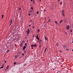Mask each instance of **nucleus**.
<instances>
[{
  "mask_svg": "<svg viewBox=\"0 0 73 73\" xmlns=\"http://www.w3.org/2000/svg\"><path fill=\"white\" fill-rule=\"evenodd\" d=\"M44 38L46 40V36H45V35H44Z\"/></svg>",
  "mask_w": 73,
  "mask_h": 73,
  "instance_id": "15",
  "label": "nucleus"
},
{
  "mask_svg": "<svg viewBox=\"0 0 73 73\" xmlns=\"http://www.w3.org/2000/svg\"><path fill=\"white\" fill-rule=\"evenodd\" d=\"M44 27H45V25H44Z\"/></svg>",
  "mask_w": 73,
  "mask_h": 73,
  "instance_id": "50",
  "label": "nucleus"
},
{
  "mask_svg": "<svg viewBox=\"0 0 73 73\" xmlns=\"http://www.w3.org/2000/svg\"><path fill=\"white\" fill-rule=\"evenodd\" d=\"M36 38L39 41V38H38V35H37L36 37Z\"/></svg>",
  "mask_w": 73,
  "mask_h": 73,
  "instance_id": "3",
  "label": "nucleus"
},
{
  "mask_svg": "<svg viewBox=\"0 0 73 73\" xmlns=\"http://www.w3.org/2000/svg\"><path fill=\"white\" fill-rule=\"evenodd\" d=\"M44 12H45L46 11H45V9H44Z\"/></svg>",
  "mask_w": 73,
  "mask_h": 73,
  "instance_id": "36",
  "label": "nucleus"
},
{
  "mask_svg": "<svg viewBox=\"0 0 73 73\" xmlns=\"http://www.w3.org/2000/svg\"><path fill=\"white\" fill-rule=\"evenodd\" d=\"M23 43H21V44H20V46H23Z\"/></svg>",
  "mask_w": 73,
  "mask_h": 73,
  "instance_id": "11",
  "label": "nucleus"
},
{
  "mask_svg": "<svg viewBox=\"0 0 73 73\" xmlns=\"http://www.w3.org/2000/svg\"><path fill=\"white\" fill-rule=\"evenodd\" d=\"M54 23H56V24H57V22L56 21H54Z\"/></svg>",
  "mask_w": 73,
  "mask_h": 73,
  "instance_id": "14",
  "label": "nucleus"
},
{
  "mask_svg": "<svg viewBox=\"0 0 73 73\" xmlns=\"http://www.w3.org/2000/svg\"><path fill=\"white\" fill-rule=\"evenodd\" d=\"M27 43H26L25 44V46H27Z\"/></svg>",
  "mask_w": 73,
  "mask_h": 73,
  "instance_id": "24",
  "label": "nucleus"
},
{
  "mask_svg": "<svg viewBox=\"0 0 73 73\" xmlns=\"http://www.w3.org/2000/svg\"><path fill=\"white\" fill-rule=\"evenodd\" d=\"M72 43H73V40H72Z\"/></svg>",
  "mask_w": 73,
  "mask_h": 73,
  "instance_id": "52",
  "label": "nucleus"
},
{
  "mask_svg": "<svg viewBox=\"0 0 73 73\" xmlns=\"http://www.w3.org/2000/svg\"><path fill=\"white\" fill-rule=\"evenodd\" d=\"M62 15L64 17L65 16V14H64V10H63L62 11Z\"/></svg>",
  "mask_w": 73,
  "mask_h": 73,
  "instance_id": "1",
  "label": "nucleus"
},
{
  "mask_svg": "<svg viewBox=\"0 0 73 73\" xmlns=\"http://www.w3.org/2000/svg\"><path fill=\"white\" fill-rule=\"evenodd\" d=\"M31 9H32V10H33V7H31Z\"/></svg>",
  "mask_w": 73,
  "mask_h": 73,
  "instance_id": "21",
  "label": "nucleus"
},
{
  "mask_svg": "<svg viewBox=\"0 0 73 73\" xmlns=\"http://www.w3.org/2000/svg\"><path fill=\"white\" fill-rule=\"evenodd\" d=\"M63 48H64V49H65V46H63Z\"/></svg>",
  "mask_w": 73,
  "mask_h": 73,
  "instance_id": "16",
  "label": "nucleus"
},
{
  "mask_svg": "<svg viewBox=\"0 0 73 73\" xmlns=\"http://www.w3.org/2000/svg\"><path fill=\"white\" fill-rule=\"evenodd\" d=\"M12 20H11V21H10V24L9 25V27H10L11 25H12Z\"/></svg>",
  "mask_w": 73,
  "mask_h": 73,
  "instance_id": "4",
  "label": "nucleus"
},
{
  "mask_svg": "<svg viewBox=\"0 0 73 73\" xmlns=\"http://www.w3.org/2000/svg\"><path fill=\"white\" fill-rule=\"evenodd\" d=\"M29 16H31V14L29 13Z\"/></svg>",
  "mask_w": 73,
  "mask_h": 73,
  "instance_id": "29",
  "label": "nucleus"
},
{
  "mask_svg": "<svg viewBox=\"0 0 73 73\" xmlns=\"http://www.w3.org/2000/svg\"><path fill=\"white\" fill-rule=\"evenodd\" d=\"M38 32H40V29H38Z\"/></svg>",
  "mask_w": 73,
  "mask_h": 73,
  "instance_id": "22",
  "label": "nucleus"
},
{
  "mask_svg": "<svg viewBox=\"0 0 73 73\" xmlns=\"http://www.w3.org/2000/svg\"><path fill=\"white\" fill-rule=\"evenodd\" d=\"M27 36H28V35H29V33H27Z\"/></svg>",
  "mask_w": 73,
  "mask_h": 73,
  "instance_id": "38",
  "label": "nucleus"
},
{
  "mask_svg": "<svg viewBox=\"0 0 73 73\" xmlns=\"http://www.w3.org/2000/svg\"><path fill=\"white\" fill-rule=\"evenodd\" d=\"M56 46H58V43H56Z\"/></svg>",
  "mask_w": 73,
  "mask_h": 73,
  "instance_id": "9",
  "label": "nucleus"
},
{
  "mask_svg": "<svg viewBox=\"0 0 73 73\" xmlns=\"http://www.w3.org/2000/svg\"><path fill=\"white\" fill-rule=\"evenodd\" d=\"M19 53H20V52H19Z\"/></svg>",
  "mask_w": 73,
  "mask_h": 73,
  "instance_id": "55",
  "label": "nucleus"
},
{
  "mask_svg": "<svg viewBox=\"0 0 73 73\" xmlns=\"http://www.w3.org/2000/svg\"><path fill=\"white\" fill-rule=\"evenodd\" d=\"M24 42V40H23V42H22V43L23 44V43Z\"/></svg>",
  "mask_w": 73,
  "mask_h": 73,
  "instance_id": "28",
  "label": "nucleus"
},
{
  "mask_svg": "<svg viewBox=\"0 0 73 73\" xmlns=\"http://www.w3.org/2000/svg\"><path fill=\"white\" fill-rule=\"evenodd\" d=\"M72 30H71L70 31V32L72 33Z\"/></svg>",
  "mask_w": 73,
  "mask_h": 73,
  "instance_id": "35",
  "label": "nucleus"
},
{
  "mask_svg": "<svg viewBox=\"0 0 73 73\" xmlns=\"http://www.w3.org/2000/svg\"><path fill=\"white\" fill-rule=\"evenodd\" d=\"M29 27H31V25H29Z\"/></svg>",
  "mask_w": 73,
  "mask_h": 73,
  "instance_id": "41",
  "label": "nucleus"
},
{
  "mask_svg": "<svg viewBox=\"0 0 73 73\" xmlns=\"http://www.w3.org/2000/svg\"><path fill=\"white\" fill-rule=\"evenodd\" d=\"M9 52V50H8L6 52H7V53H8V52Z\"/></svg>",
  "mask_w": 73,
  "mask_h": 73,
  "instance_id": "10",
  "label": "nucleus"
},
{
  "mask_svg": "<svg viewBox=\"0 0 73 73\" xmlns=\"http://www.w3.org/2000/svg\"><path fill=\"white\" fill-rule=\"evenodd\" d=\"M19 10H20V8H19Z\"/></svg>",
  "mask_w": 73,
  "mask_h": 73,
  "instance_id": "45",
  "label": "nucleus"
},
{
  "mask_svg": "<svg viewBox=\"0 0 73 73\" xmlns=\"http://www.w3.org/2000/svg\"><path fill=\"white\" fill-rule=\"evenodd\" d=\"M3 68V66H2L0 68V69H1L2 68Z\"/></svg>",
  "mask_w": 73,
  "mask_h": 73,
  "instance_id": "18",
  "label": "nucleus"
},
{
  "mask_svg": "<svg viewBox=\"0 0 73 73\" xmlns=\"http://www.w3.org/2000/svg\"><path fill=\"white\" fill-rule=\"evenodd\" d=\"M34 35L33 36V37H34Z\"/></svg>",
  "mask_w": 73,
  "mask_h": 73,
  "instance_id": "53",
  "label": "nucleus"
},
{
  "mask_svg": "<svg viewBox=\"0 0 73 73\" xmlns=\"http://www.w3.org/2000/svg\"><path fill=\"white\" fill-rule=\"evenodd\" d=\"M58 1H60V0H58Z\"/></svg>",
  "mask_w": 73,
  "mask_h": 73,
  "instance_id": "44",
  "label": "nucleus"
},
{
  "mask_svg": "<svg viewBox=\"0 0 73 73\" xmlns=\"http://www.w3.org/2000/svg\"><path fill=\"white\" fill-rule=\"evenodd\" d=\"M72 0H71V1Z\"/></svg>",
  "mask_w": 73,
  "mask_h": 73,
  "instance_id": "57",
  "label": "nucleus"
},
{
  "mask_svg": "<svg viewBox=\"0 0 73 73\" xmlns=\"http://www.w3.org/2000/svg\"><path fill=\"white\" fill-rule=\"evenodd\" d=\"M67 50H69V49H67Z\"/></svg>",
  "mask_w": 73,
  "mask_h": 73,
  "instance_id": "37",
  "label": "nucleus"
},
{
  "mask_svg": "<svg viewBox=\"0 0 73 73\" xmlns=\"http://www.w3.org/2000/svg\"><path fill=\"white\" fill-rule=\"evenodd\" d=\"M66 33V34H67V33H66H66Z\"/></svg>",
  "mask_w": 73,
  "mask_h": 73,
  "instance_id": "46",
  "label": "nucleus"
},
{
  "mask_svg": "<svg viewBox=\"0 0 73 73\" xmlns=\"http://www.w3.org/2000/svg\"><path fill=\"white\" fill-rule=\"evenodd\" d=\"M23 50H25V48H23Z\"/></svg>",
  "mask_w": 73,
  "mask_h": 73,
  "instance_id": "32",
  "label": "nucleus"
},
{
  "mask_svg": "<svg viewBox=\"0 0 73 73\" xmlns=\"http://www.w3.org/2000/svg\"><path fill=\"white\" fill-rule=\"evenodd\" d=\"M39 1L40 2H41V0H39Z\"/></svg>",
  "mask_w": 73,
  "mask_h": 73,
  "instance_id": "42",
  "label": "nucleus"
},
{
  "mask_svg": "<svg viewBox=\"0 0 73 73\" xmlns=\"http://www.w3.org/2000/svg\"><path fill=\"white\" fill-rule=\"evenodd\" d=\"M58 73V72H57V73Z\"/></svg>",
  "mask_w": 73,
  "mask_h": 73,
  "instance_id": "56",
  "label": "nucleus"
},
{
  "mask_svg": "<svg viewBox=\"0 0 73 73\" xmlns=\"http://www.w3.org/2000/svg\"><path fill=\"white\" fill-rule=\"evenodd\" d=\"M26 65V64H24L23 65V66H25Z\"/></svg>",
  "mask_w": 73,
  "mask_h": 73,
  "instance_id": "34",
  "label": "nucleus"
},
{
  "mask_svg": "<svg viewBox=\"0 0 73 73\" xmlns=\"http://www.w3.org/2000/svg\"><path fill=\"white\" fill-rule=\"evenodd\" d=\"M23 48H25H25H26V46H24L23 47Z\"/></svg>",
  "mask_w": 73,
  "mask_h": 73,
  "instance_id": "17",
  "label": "nucleus"
},
{
  "mask_svg": "<svg viewBox=\"0 0 73 73\" xmlns=\"http://www.w3.org/2000/svg\"><path fill=\"white\" fill-rule=\"evenodd\" d=\"M3 17H4V15H2V19H3Z\"/></svg>",
  "mask_w": 73,
  "mask_h": 73,
  "instance_id": "13",
  "label": "nucleus"
},
{
  "mask_svg": "<svg viewBox=\"0 0 73 73\" xmlns=\"http://www.w3.org/2000/svg\"><path fill=\"white\" fill-rule=\"evenodd\" d=\"M14 64L15 65H16V62H14Z\"/></svg>",
  "mask_w": 73,
  "mask_h": 73,
  "instance_id": "25",
  "label": "nucleus"
},
{
  "mask_svg": "<svg viewBox=\"0 0 73 73\" xmlns=\"http://www.w3.org/2000/svg\"><path fill=\"white\" fill-rule=\"evenodd\" d=\"M30 31V30H29V29H28L27 31H26V32L27 33H29Z\"/></svg>",
  "mask_w": 73,
  "mask_h": 73,
  "instance_id": "2",
  "label": "nucleus"
},
{
  "mask_svg": "<svg viewBox=\"0 0 73 73\" xmlns=\"http://www.w3.org/2000/svg\"><path fill=\"white\" fill-rule=\"evenodd\" d=\"M31 48L32 49H33V47H32V48Z\"/></svg>",
  "mask_w": 73,
  "mask_h": 73,
  "instance_id": "39",
  "label": "nucleus"
},
{
  "mask_svg": "<svg viewBox=\"0 0 73 73\" xmlns=\"http://www.w3.org/2000/svg\"><path fill=\"white\" fill-rule=\"evenodd\" d=\"M40 46H41V45H40Z\"/></svg>",
  "mask_w": 73,
  "mask_h": 73,
  "instance_id": "49",
  "label": "nucleus"
},
{
  "mask_svg": "<svg viewBox=\"0 0 73 73\" xmlns=\"http://www.w3.org/2000/svg\"><path fill=\"white\" fill-rule=\"evenodd\" d=\"M53 70H54V69H53Z\"/></svg>",
  "mask_w": 73,
  "mask_h": 73,
  "instance_id": "51",
  "label": "nucleus"
},
{
  "mask_svg": "<svg viewBox=\"0 0 73 73\" xmlns=\"http://www.w3.org/2000/svg\"><path fill=\"white\" fill-rule=\"evenodd\" d=\"M69 28V25H68L67 26V30H68Z\"/></svg>",
  "mask_w": 73,
  "mask_h": 73,
  "instance_id": "5",
  "label": "nucleus"
},
{
  "mask_svg": "<svg viewBox=\"0 0 73 73\" xmlns=\"http://www.w3.org/2000/svg\"><path fill=\"white\" fill-rule=\"evenodd\" d=\"M33 0H31V1H32Z\"/></svg>",
  "mask_w": 73,
  "mask_h": 73,
  "instance_id": "47",
  "label": "nucleus"
},
{
  "mask_svg": "<svg viewBox=\"0 0 73 73\" xmlns=\"http://www.w3.org/2000/svg\"><path fill=\"white\" fill-rule=\"evenodd\" d=\"M31 47H33L34 46V44H32L31 45Z\"/></svg>",
  "mask_w": 73,
  "mask_h": 73,
  "instance_id": "7",
  "label": "nucleus"
},
{
  "mask_svg": "<svg viewBox=\"0 0 73 73\" xmlns=\"http://www.w3.org/2000/svg\"><path fill=\"white\" fill-rule=\"evenodd\" d=\"M4 62L5 63H6V61H4Z\"/></svg>",
  "mask_w": 73,
  "mask_h": 73,
  "instance_id": "40",
  "label": "nucleus"
},
{
  "mask_svg": "<svg viewBox=\"0 0 73 73\" xmlns=\"http://www.w3.org/2000/svg\"><path fill=\"white\" fill-rule=\"evenodd\" d=\"M32 32H33V31H32Z\"/></svg>",
  "mask_w": 73,
  "mask_h": 73,
  "instance_id": "54",
  "label": "nucleus"
},
{
  "mask_svg": "<svg viewBox=\"0 0 73 73\" xmlns=\"http://www.w3.org/2000/svg\"><path fill=\"white\" fill-rule=\"evenodd\" d=\"M27 37H25V38L27 39Z\"/></svg>",
  "mask_w": 73,
  "mask_h": 73,
  "instance_id": "48",
  "label": "nucleus"
},
{
  "mask_svg": "<svg viewBox=\"0 0 73 73\" xmlns=\"http://www.w3.org/2000/svg\"><path fill=\"white\" fill-rule=\"evenodd\" d=\"M36 13L37 14H38V13H39V12L38 11H37L36 12Z\"/></svg>",
  "mask_w": 73,
  "mask_h": 73,
  "instance_id": "19",
  "label": "nucleus"
},
{
  "mask_svg": "<svg viewBox=\"0 0 73 73\" xmlns=\"http://www.w3.org/2000/svg\"><path fill=\"white\" fill-rule=\"evenodd\" d=\"M60 53H61V52H62V51H61V50H60Z\"/></svg>",
  "mask_w": 73,
  "mask_h": 73,
  "instance_id": "27",
  "label": "nucleus"
},
{
  "mask_svg": "<svg viewBox=\"0 0 73 73\" xmlns=\"http://www.w3.org/2000/svg\"><path fill=\"white\" fill-rule=\"evenodd\" d=\"M33 29H34V27L33 26Z\"/></svg>",
  "mask_w": 73,
  "mask_h": 73,
  "instance_id": "43",
  "label": "nucleus"
},
{
  "mask_svg": "<svg viewBox=\"0 0 73 73\" xmlns=\"http://www.w3.org/2000/svg\"><path fill=\"white\" fill-rule=\"evenodd\" d=\"M24 52L25 53H26V51L24 50Z\"/></svg>",
  "mask_w": 73,
  "mask_h": 73,
  "instance_id": "23",
  "label": "nucleus"
},
{
  "mask_svg": "<svg viewBox=\"0 0 73 73\" xmlns=\"http://www.w3.org/2000/svg\"><path fill=\"white\" fill-rule=\"evenodd\" d=\"M62 22V20H61L60 21V24H61V23Z\"/></svg>",
  "mask_w": 73,
  "mask_h": 73,
  "instance_id": "8",
  "label": "nucleus"
},
{
  "mask_svg": "<svg viewBox=\"0 0 73 73\" xmlns=\"http://www.w3.org/2000/svg\"><path fill=\"white\" fill-rule=\"evenodd\" d=\"M17 56H15V58H17Z\"/></svg>",
  "mask_w": 73,
  "mask_h": 73,
  "instance_id": "33",
  "label": "nucleus"
},
{
  "mask_svg": "<svg viewBox=\"0 0 73 73\" xmlns=\"http://www.w3.org/2000/svg\"><path fill=\"white\" fill-rule=\"evenodd\" d=\"M22 56H24V53L22 54Z\"/></svg>",
  "mask_w": 73,
  "mask_h": 73,
  "instance_id": "30",
  "label": "nucleus"
},
{
  "mask_svg": "<svg viewBox=\"0 0 73 73\" xmlns=\"http://www.w3.org/2000/svg\"><path fill=\"white\" fill-rule=\"evenodd\" d=\"M50 19H49L48 21V22H50Z\"/></svg>",
  "mask_w": 73,
  "mask_h": 73,
  "instance_id": "31",
  "label": "nucleus"
},
{
  "mask_svg": "<svg viewBox=\"0 0 73 73\" xmlns=\"http://www.w3.org/2000/svg\"><path fill=\"white\" fill-rule=\"evenodd\" d=\"M62 2L61 1V2H60V5H62Z\"/></svg>",
  "mask_w": 73,
  "mask_h": 73,
  "instance_id": "26",
  "label": "nucleus"
},
{
  "mask_svg": "<svg viewBox=\"0 0 73 73\" xmlns=\"http://www.w3.org/2000/svg\"><path fill=\"white\" fill-rule=\"evenodd\" d=\"M46 49H47V48H46L44 52H46Z\"/></svg>",
  "mask_w": 73,
  "mask_h": 73,
  "instance_id": "20",
  "label": "nucleus"
},
{
  "mask_svg": "<svg viewBox=\"0 0 73 73\" xmlns=\"http://www.w3.org/2000/svg\"><path fill=\"white\" fill-rule=\"evenodd\" d=\"M8 68H9V66H8L6 68V69H8Z\"/></svg>",
  "mask_w": 73,
  "mask_h": 73,
  "instance_id": "12",
  "label": "nucleus"
},
{
  "mask_svg": "<svg viewBox=\"0 0 73 73\" xmlns=\"http://www.w3.org/2000/svg\"><path fill=\"white\" fill-rule=\"evenodd\" d=\"M34 46L35 47H36V46H37V45L36 44H34Z\"/></svg>",
  "mask_w": 73,
  "mask_h": 73,
  "instance_id": "6",
  "label": "nucleus"
}]
</instances>
